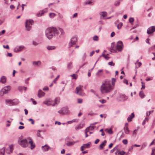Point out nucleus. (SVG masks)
Instances as JSON below:
<instances>
[{"mask_svg":"<svg viewBox=\"0 0 155 155\" xmlns=\"http://www.w3.org/2000/svg\"><path fill=\"white\" fill-rule=\"evenodd\" d=\"M63 110H64L63 111L64 112H66L65 114H68L69 113V111L67 108L64 107L62 108Z\"/></svg>","mask_w":155,"mask_h":155,"instance_id":"nucleus-36","label":"nucleus"},{"mask_svg":"<svg viewBox=\"0 0 155 155\" xmlns=\"http://www.w3.org/2000/svg\"><path fill=\"white\" fill-rule=\"evenodd\" d=\"M55 15V14L54 13H50L49 14V16L51 18H53L54 17Z\"/></svg>","mask_w":155,"mask_h":155,"instance_id":"nucleus-48","label":"nucleus"},{"mask_svg":"<svg viewBox=\"0 0 155 155\" xmlns=\"http://www.w3.org/2000/svg\"><path fill=\"white\" fill-rule=\"evenodd\" d=\"M24 48V46H17L14 49L15 52H18L21 51Z\"/></svg>","mask_w":155,"mask_h":155,"instance_id":"nucleus-10","label":"nucleus"},{"mask_svg":"<svg viewBox=\"0 0 155 155\" xmlns=\"http://www.w3.org/2000/svg\"><path fill=\"white\" fill-rule=\"evenodd\" d=\"M119 152L118 153V154H119L120 155H124L126 154V153L123 151H120L119 150Z\"/></svg>","mask_w":155,"mask_h":155,"instance_id":"nucleus-42","label":"nucleus"},{"mask_svg":"<svg viewBox=\"0 0 155 155\" xmlns=\"http://www.w3.org/2000/svg\"><path fill=\"white\" fill-rule=\"evenodd\" d=\"M128 124L127 123H126L125 124L124 128V132L125 133L127 134H129L130 131V130L128 128Z\"/></svg>","mask_w":155,"mask_h":155,"instance_id":"nucleus-11","label":"nucleus"},{"mask_svg":"<svg viewBox=\"0 0 155 155\" xmlns=\"http://www.w3.org/2000/svg\"><path fill=\"white\" fill-rule=\"evenodd\" d=\"M27 88L24 87L19 86L18 87V90L20 91H22L23 90L26 91Z\"/></svg>","mask_w":155,"mask_h":155,"instance_id":"nucleus-25","label":"nucleus"},{"mask_svg":"<svg viewBox=\"0 0 155 155\" xmlns=\"http://www.w3.org/2000/svg\"><path fill=\"white\" fill-rule=\"evenodd\" d=\"M34 23L33 21L32 20H27L25 22V27L27 30H30L31 28V26Z\"/></svg>","mask_w":155,"mask_h":155,"instance_id":"nucleus-5","label":"nucleus"},{"mask_svg":"<svg viewBox=\"0 0 155 155\" xmlns=\"http://www.w3.org/2000/svg\"><path fill=\"white\" fill-rule=\"evenodd\" d=\"M134 113H132L127 118V121L129 122L132 121V119L134 117Z\"/></svg>","mask_w":155,"mask_h":155,"instance_id":"nucleus-21","label":"nucleus"},{"mask_svg":"<svg viewBox=\"0 0 155 155\" xmlns=\"http://www.w3.org/2000/svg\"><path fill=\"white\" fill-rule=\"evenodd\" d=\"M134 19L133 18H130L129 19V21L132 25H133V23L134 22Z\"/></svg>","mask_w":155,"mask_h":155,"instance_id":"nucleus-45","label":"nucleus"},{"mask_svg":"<svg viewBox=\"0 0 155 155\" xmlns=\"http://www.w3.org/2000/svg\"><path fill=\"white\" fill-rule=\"evenodd\" d=\"M72 67V62H70L67 65V68L69 70H70Z\"/></svg>","mask_w":155,"mask_h":155,"instance_id":"nucleus-30","label":"nucleus"},{"mask_svg":"<svg viewBox=\"0 0 155 155\" xmlns=\"http://www.w3.org/2000/svg\"><path fill=\"white\" fill-rule=\"evenodd\" d=\"M123 48V43L121 41H119L117 43L116 47L117 49L119 51H121Z\"/></svg>","mask_w":155,"mask_h":155,"instance_id":"nucleus-8","label":"nucleus"},{"mask_svg":"<svg viewBox=\"0 0 155 155\" xmlns=\"http://www.w3.org/2000/svg\"><path fill=\"white\" fill-rule=\"evenodd\" d=\"M115 33L114 32H113L111 34L110 36L111 37H113L115 35Z\"/></svg>","mask_w":155,"mask_h":155,"instance_id":"nucleus-64","label":"nucleus"},{"mask_svg":"<svg viewBox=\"0 0 155 155\" xmlns=\"http://www.w3.org/2000/svg\"><path fill=\"white\" fill-rule=\"evenodd\" d=\"M95 115V114L94 113H93L92 111L90 112L88 114V115H91V116H94Z\"/></svg>","mask_w":155,"mask_h":155,"instance_id":"nucleus-51","label":"nucleus"},{"mask_svg":"<svg viewBox=\"0 0 155 155\" xmlns=\"http://www.w3.org/2000/svg\"><path fill=\"white\" fill-rule=\"evenodd\" d=\"M106 143L107 141L106 140H104L103 142L99 146V149L100 150L103 149L104 147L106 145Z\"/></svg>","mask_w":155,"mask_h":155,"instance_id":"nucleus-16","label":"nucleus"},{"mask_svg":"<svg viewBox=\"0 0 155 155\" xmlns=\"http://www.w3.org/2000/svg\"><path fill=\"white\" fill-rule=\"evenodd\" d=\"M108 64L110 65L113 66H114L115 65V64L113 63L112 61L109 62Z\"/></svg>","mask_w":155,"mask_h":155,"instance_id":"nucleus-56","label":"nucleus"},{"mask_svg":"<svg viewBox=\"0 0 155 155\" xmlns=\"http://www.w3.org/2000/svg\"><path fill=\"white\" fill-rule=\"evenodd\" d=\"M44 14V12L43 11H40L37 14V16L38 17H40L43 15Z\"/></svg>","mask_w":155,"mask_h":155,"instance_id":"nucleus-29","label":"nucleus"},{"mask_svg":"<svg viewBox=\"0 0 155 155\" xmlns=\"http://www.w3.org/2000/svg\"><path fill=\"white\" fill-rule=\"evenodd\" d=\"M78 102L79 103H81L82 102V100L81 99H78Z\"/></svg>","mask_w":155,"mask_h":155,"instance_id":"nucleus-60","label":"nucleus"},{"mask_svg":"<svg viewBox=\"0 0 155 155\" xmlns=\"http://www.w3.org/2000/svg\"><path fill=\"white\" fill-rule=\"evenodd\" d=\"M31 146V148L32 149L35 147V145L33 144V142L31 139L29 138L27 139V140L26 139H23L21 140L19 139L18 142L20 145L22 147H25L28 146V144Z\"/></svg>","mask_w":155,"mask_h":155,"instance_id":"nucleus-3","label":"nucleus"},{"mask_svg":"<svg viewBox=\"0 0 155 155\" xmlns=\"http://www.w3.org/2000/svg\"><path fill=\"white\" fill-rule=\"evenodd\" d=\"M60 77V75H58L57 77L54 79V80L53 81V83H56V81H57L58 80V78H59Z\"/></svg>","mask_w":155,"mask_h":155,"instance_id":"nucleus-47","label":"nucleus"},{"mask_svg":"<svg viewBox=\"0 0 155 155\" xmlns=\"http://www.w3.org/2000/svg\"><path fill=\"white\" fill-rule=\"evenodd\" d=\"M105 131L110 134H111L113 133V132L111 129H106L105 130Z\"/></svg>","mask_w":155,"mask_h":155,"instance_id":"nucleus-27","label":"nucleus"},{"mask_svg":"<svg viewBox=\"0 0 155 155\" xmlns=\"http://www.w3.org/2000/svg\"><path fill=\"white\" fill-rule=\"evenodd\" d=\"M28 120L29 121H31V123L32 124H34V120L32 119H29Z\"/></svg>","mask_w":155,"mask_h":155,"instance_id":"nucleus-58","label":"nucleus"},{"mask_svg":"<svg viewBox=\"0 0 155 155\" xmlns=\"http://www.w3.org/2000/svg\"><path fill=\"white\" fill-rule=\"evenodd\" d=\"M101 18H104L107 15V13L105 12H103L100 13Z\"/></svg>","mask_w":155,"mask_h":155,"instance_id":"nucleus-23","label":"nucleus"},{"mask_svg":"<svg viewBox=\"0 0 155 155\" xmlns=\"http://www.w3.org/2000/svg\"><path fill=\"white\" fill-rule=\"evenodd\" d=\"M60 99L58 98H56L54 101V102L53 104H55V106L56 104H58L59 102Z\"/></svg>","mask_w":155,"mask_h":155,"instance_id":"nucleus-34","label":"nucleus"},{"mask_svg":"<svg viewBox=\"0 0 155 155\" xmlns=\"http://www.w3.org/2000/svg\"><path fill=\"white\" fill-rule=\"evenodd\" d=\"M31 100L32 101V102H33V103L34 104H36V102L35 101L34 99L32 98H31Z\"/></svg>","mask_w":155,"mask_h":155,"instance_id":"nucleus-62","label":"nucleus"},{"mask_svg":"<svg viewBox=\"0 0 155 155\" xmlns=\"http://www.w3.org/2000/svg\"><path fill=\"white\" fill-rule=\"evenodd\" d=\"M6 82V78L5 76H2L1 78L0 82L4 83Z\"/></svg>","mask_w":155,"mask_h":155,"instance_id":"nucleus-22","label":"nucleus"},{"mask_svg":"<svg viewBox=\"0 0 155 155\" xmlns=\"http://www.w3.org/2000/svg\"><path fill=\"white\" fill-rule=\"evenodd\" d=\"M41 131H42V130H38V132H37V135L38 137H41V135H40V132H41Z\"/></svg>","mask_w":155,"mask_h":155,"instance_id":"nucleus-46","label":"nucleus"},{"mask_svg":"<svg viewBox=\"0 0 155 155\" xmlns=\"http://www.w3.org/2000/svg\"><path fill=\"white\" fill-rule=\"evenodd\" d=\"M59 33L58 31L54 27L47 28L45 31L46 36L49 39H51L56 35H58Z\"/></svg>","mask_w":155,"mask_h":155,"instance_id":"nucleus-2","label":"nucleus"},{"mask_svg":"<svg viewBox=\"0 0 155 155\" xmlns=\"http://www.w3.org/2000/svg\"><path fill=\"white\" fill-rule=\"evenodd\" d=\"M92 3L91 0H87L85 2V5L91 4Z\"/></svg>","mask_w":155,"mask_h":155,"instance_id":"nucleus-38","label":"nucleus"},{"mask_svg":"<svg viewBox=\"0 0 155 155\" xmlns=\"http://www.w3.org/2000/svg\"><path fill=\"white\" fill-rule=\"evenodd\" d=\"M11 89V87L10 86H7L4 87L2 89L0 92V95L1 96H3L4 94L8 93Z\"/></svg>","mask_w":155,"mask_h":155,"instance_id":"nucleus-4","label":"nucleus"},{"mask_svg":"<svg viewBox=\"0 0 155 155\" xmlns=\"http://www.w3.org/2000/svg\"><path fill=\"white\" fill-rule=\"evenodd\" d=\"M5 152V149L2 148L0 150V155H4Z\"/></svg>","mask_w":155,"mask_h":155,"instance_id":"nucleus-39","label":"nucleus"},{"mask_svg":"<svg viewBox=\"0 0 155 155\" xmlns=\"http://www.w3.org/2000/svg\"><path fill=\"white\" fill-rule=\"evenodd\" d=\"M116 81V79L114 78L112 79V85L110 84V81L106 80L102 84L101 91L102 93H107L111 91L113 89L115 83Z\"/></svg>","mask_w":155,"mask_h":155,"instance_id":"nucleus-1","label":"nucleus"},{"mask_svg":"<svg viewBox=\"0 0 155 155\" xmlns=\"http://www.w3.org/2000/svg\"><path fill=\"white\" fill-rule=\"evenodd\" d=\"M77 41V38L76 37L72 38L71 40V41L69 43V47L70 48L72 47V46L75 44Z\"/></svg>","mask_w":155,"mask_h":155,"instance_id":"nucleus-7","label":"nucleus"},{"mask_svg":"<svg viewBox=\"0 0 155 155\" xmlns=\"http://www.w3.org/2000/svg\"><path fill=\"white\" fill-rule=\"evenodd\" d=\"M89 132V129H86L85 130V136L86 137H87L88 136V135L87 134V133Z\"/></svg>","mask_w":155,"mask_h":155,"instance_id":"nucleus-50","label":"nucleus"},{"mask_svg":"<svg viewBox=\"0 0 155 155\" xmlns=\"http://www.w3.org/2000/svg\"><path fill=\"white\" fill-rule=\"evenodd\" d=\"M64 110H63V109L62 108L61 109L58 111V113L62 114L64 115L65 114V113L66 112H64L63 111Z\"/></svg>","mask_w":155,"mask_h":155,"instance_id":"nucleus-41","label":"nucleus"},{"mask_svg":"<svg viewBox=\"0 0 155 155\" xmlns=\"http://www.w3.org/2000/svg\"><path fill=\"white\" fill-rule=\"evenodd\" d=\"M120 0L117 1L114 3V5L116 6H118L120 4Z\"/></svg>","mask_w":155,"mask_h":155,"instance_id":"nucleus-44","label":"nucleus"},{"mask_svg":"<svg viewBox=\"0 0 155 155\" xmlns=\"http://www.w3.org/2000/svg\"><path fill=\"white\" fill-rule=\"evenodd\" d=\"M118 146H117L115 147L113 149H112L110 151V153H112L115 150H118Z\"/></svg>","mask_w":155,"mask_h":155,"instance_id":"nucleus-35","label":"nucleus"},{"mask_svg":"<svg viewBox=\"0 0 155 155\" xmlns=\"http://www.w3.org/2000/svg\"><path fill=\"white\" fill-rule=\"evenodd\" d=\"M113 146V144L112 143H110L109 145V148L110 149Z\"/></svg>","mask_w":155,"mask_h":155,"instance_id":"nucleus-63","label":"nucleus"},{"mask_svg":"<svg viewBox=\"0 0 155 155\" xmlns=\"http://www.w3.org/2000/svg\"><path fill=\"white\" fill-rule=\"evenodd\" d=\"M71 76L72 77L73 79H76L77 78V77H76V75L75 74H73L71 75Z\"/></svg>","mask_w":155,"mask_h":155,"instance_id":"nucleus-57","label":"nucleus"},{"mask_svg":"<svg viewBox=\"0 0 155 155\" xmlns=\"http://www.w3.org/2000/svg\"><path fill=\"white\" fill-rule=\"evenodd\" d=\"M94 127L93 126H92V127H88L87 128V129H89V131L90 130H93V129H94Z\"/></svg>","mask_w":155,"mask_h":155,"instance_id":"nucleus-55","label":"nucleus"},{"mask_svg":"<svg viewBox=\"0 0 155 155\" xmlns=\"http://www.w3.org/2000/svg\"><path fill=\"white\" fill-rule=\"evenodd\" d=\"M83 86H79L77 87L76 89L75 93L80 95H83Z\"/></svg>","mask_w":155,"mask_h":155,"instance_id":"nucleus-6","label":"nucleus"},{"mask_svg":"<svg viewBox=\"0 0 155 155\" xmlns=\"http://www.w3.org/2000/svg\"><path fill=\"white\" fill-rule=\"evenodd\" d=\"M136 67L137 68L139 67L141 65V63L140 62H137L135 63Z\"/></svg>","mask_w":155,"mask_h":155,"instance_id":"nucleus-37","label":"nucleus"},{"mask_svg":"<svg viewBox=\"0 0 155 155\" xmlns=\"http://www.w3.org/2000/svg\"><path fill=\"white\" fill-rule=\"evenodd\" d=\"M45 95V93L43 92L41 90H39L38 92V96L39 97H40L43 96Z\"/></svg>","mask_w":155,"mask_h":155,"instance_id":"nucleus-20","label":"nucleus"},{"mask_svg":"<svg viewBox=\"0 0 155 155\" xmlns=\"http://www.w3.org/2000/svg\"><path fill=\"white\" fill-rule=\"evenodd\" d=\"M13 146L12 145H10L7 148L8 150H10V153H12L13 150Z\"/></svg>","mask_w":155,"mask_h":155,"instance_id":"nucleus-31","label":"nucleus"},{"mask_svg":"<svg viewBox=\"0 0 155 155\" xmlns=\"http://www.w3.org/2000/svg\"><path fill=\"white\" fill-rule=\"evenodd\" d=\"M141 83L142 84L141 89H144L145 88V84L142 82H141Z\"/></svg>","mask_w":155,"mask_h":155,"instance_id":"nucleus-53","label":"nucleus"},{"mask_svg":"<svg viewBox=\"0 0 155 155\" xmlns=\"http://www.w3.org/2000/svg\"><path fill=\"white\" fill-rule=\"evenodd\" d=\"M123 143L124 144H127V140L126 139L122 141Z\"/></svg>","mask_w":155,"mask_h":155,"instance_id":"nucleus-52","label":"nucleus"},{"mask_svg":"<svg viewBox=\"0 0 155 155\" xmlns=\"http://www.w3.org/2000/svg\"><path fill=\"white\" fill-rule=\"evenodd\" d=\"M33 64L35 66H38L41 64V62L39 61H34L32 62Z\"/></svg>","mask_w":155,"mask_h":155,"instance_id":"nucleus-19","label":"nucleus"},{"mask_svg":"<svg viewBox=\"0 0 155 155\" xmlns=\"http://www.w3.org/2000/svg\"><path fill=\"white\" fill-rule=\"evenodd\" d=\"M89 146V144L88 143L83 144L81 147V150L82 151H83L84 149L88 148Z\"/></svg>","mask_w":155,"mask_h":155,"instance_id":"nucleus-15","label":"nucleus"},{"mask_svg":"<svg viewBox=\"0 0 155 155\" xmlns=\"http://www.w3.org/2000/svg\"><path fill=\"white\" fill-rule=\"evenodd\" d=\"M155 31V26L150 27L147 30V33L148 34H151Z\"/></svg>","mask_w":155,"mask_h":155,"instance_id":"nucleus-13","label":"nucleus"},{"mask_svg":"<svg viewBox=\"0 0 155 155\" xmlns=\"http://www.w3.org/2000/svg\"><path fill=\"white\" fill-rule=\"evenodd\" d=\"M76 121H77H77H76V119H73L72 120L69 121H68L67 123L68 124H71L73 122H76Z\"/></svg>","mask_w":155,"mask_h":155,"instance_id":"nucleus-43","label":"nucleus"},{"mask_svg":"<svg viewBox=\"0 0 155 155\" xmlns=\"http://www.w3.org/2000/svg\"><path fill=\"white\" fill-rule=\"evenodd\" d=\"M102 70H99L96 73V75L97 76H100L102 75Z\"/></svg>","mask_w":155,"mask_h":155,"instance_id":"nucleus-32","label":"nucleus"},{"mask_svg":"<svg viewBox=\"0 0 155 155\" xmlns=\"http://www.w3.org/2000/svg\"><path fill=\"white\" fill-rule=\"evenodd\" d=\"M44 103L48 106L52 105V106H55V104H53V102L50 100L45 101Z\"/></svg>","mask_w":155,"mask_h":155,"instance_id":"nucleus-14","label":"nucleus"},{"mask_svg":"<svg viewBox=\"0 0 155 155\" xmlns=\"http://www.w3.org/2000/svg\"><path fill=\"white\" fill-rule=\"evenodd\" d=\"M56 47L54 46H48L47 47V48L49 50H53L55 49Z\"/></svg>","mask_w":155,"mask_h":155,"instance_id":"nucleus-26","label":"nucleus"},{"mask_svg":"<svg viewBox=\"0 0 155 155\" xmlns=\"http://www.w3.org/2000/svg\"><path fill=\"white\" fill-rule=\"evenodd\" d=\"M98 37L97 36H95L93 38V39L94 41H97L98 40Z\"/></svg>","mask_w":155,"mask_h":155,"instance_id":"nucleus-49","label":"nucleus"},{"mask_svg":"<svg viewBox=\"0 0 155 155\" xmlns=\"http://www.w3.org/2000/svg\"><path fill=\"white\" fill-rule=\"evenodd\" d=\"M139 95L140 97L142 98H143L145 97V95L144 94V93L143 91H140Z\"/></svg>","mask_w":155,"mask_h":155,"instance_id":"nucleus-33","label":"nucleus"},{"mask_svg":"<svg viewBox=\"0 0 155 155\" xmlns=\"http://www.w3.org/2000/svg\"><path fill=\"white\" fill-rule=\"evenodd\" d=\"M84 126L83 124H80L79 125L76 126L75 127L76 130H78L79 129L82 128Z\"/></svg>","mask_w":155,"mask_h":155,"instance_id":"nucleus-18","label":"nucleus"},{"mask_svg":"<svg viewBox=\"0 0 155 155\" xmlns=\"http://www.w3.org/2000/svg\"><path fill=\"white\" fill-rule=\"evenodd\" d=\"M79 142L78 140H77L76 141H70L67 143L66 144L68 146H71L73 145L75 143H76Z\"/></svg>","mask_w":155,"mask_h":155,"instance_id":"nucleus-17","label":"nucleus"},{"mask_svg":"<svg viewBox=\"0 0 155 155\" xmlns=\"http://www.w3.org/2000/svg\"><path fill=\"white\" fill-rule=\"evenodd\" d=\"M5 102L6 104L10 106H12L15 105V100H5Z\"/></svg>","mask_w":155,"mask_h":155,"instance_id":"nucleus-9","label":"nucleus"},{"mask_svg":"<svg viewBox=\"0 0 155 155\" xmlns=\"http://www.w3.org/2000/svg\"><path fill=\"white\" fill-rule=\"evenodd\" d=\"M42 149L44 151H47L49 149V147L47 145H45L44 146L42 147Z\"/></svg>","mask_w":155,"mask_h":155,"instance_id":"nucleus-24","label":"nucleus"},{"mask_svg":"<svg viewBox=\"0 0 155 155\" xmlns=\"http://www.w3.org/2000/svg\"><path fill=\"white\" fill-rule=\"evenodd\" d=\"M105 51H104V53L102 54V55L107 60H108L110 58V57L108 56V55H109L108 54H107V55H105L104 53L105 52Z\"/></svg>","mask_w":155,"mask_h":155,"instance_id":"nucleus-28","label":"nucleus"},{"mask_svg":"<svg viewBox=\"0 0 155 155\" xmlns=\"http://www.w3.org/2000/svg\"><path fill=\"white\" fill-rule=\"evenodd\" d=\"M155 31V26L150 27L147 30V33L148 34H151Z\"/></svg>","mask_w":155,"mask_h":155,"instance_id":"nucleus-12","label":"nucleus"},{"mask_svg":"<svg viewBox=\"0 0 155 155\" xmlns=\"http://www.w3.org/2000/svg\"><path fill=\"white\" fill-rule=\"evenodd\" d=\"M151 155H155V149L152 150V152Z\"/></svg>","mask_w":155,"mask_h":155,"instance_id":"nucleus-59","label":"nucleus"},{"mask_svg":"<svg viewBox=\"0 0 155 155\" xmlns=\"http://www.w3.org/2000/svg\"><path fill=\"white\" fill-rule=\"evenodd\" d=\"M150 114V111H148L146 113V115L147 116H149Z\"/></svg>","mask_w":155,"mask_h":155,"instance_id":"nucleus-61","label":"nucleus"},{"mask_svg":"<svg viewBox=\"0 0 155 155\" xmlns=\"http://www.w3.org/2000/svg\"><path fill=\"white\" fill-rule=\"evenodd\" d=\"M99 101L102 104L106 102V101L104 99L100 100Z\"/></svg>","mask_w":155,"mask_h":155,"instance_id":"nucleus-54","label":"nucleus"},{"mask_svg":"<svg viewBox=\"0 0 155 155\" xmlns=\"http://www.w3.org/2000/svg\"><path fill=\"white\" fill-rule=\"evenodd\" d=\"M123 25V23L121 22L119 23L117 25V28L118 29H120L121 27Z\"/></svg>","mask_w":155,"mask_h":155,"instance_id":"nucleus-40","label":"nucleus"}]
</instances>
